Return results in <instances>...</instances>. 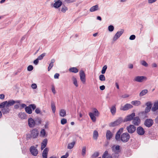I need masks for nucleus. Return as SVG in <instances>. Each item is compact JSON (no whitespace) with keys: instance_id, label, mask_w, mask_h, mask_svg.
I'll return each mask as SVG.
<instances>
[{"instance_id":"nucleus-1","label":"nucleus","mask_w":158,"mask_h":158,"mask_svg":"<svg viewBox=\"0 0 158 158\" xmlns=\"http://www.w3.org/2000/svg\"><path fill=\"white\" fill-rule=\"evenodd\" d=\"M99 115V113L98 110L94 108V112H90L89 113V115L93 122H95L96 121V118L95 116H98Z\"/></svg>"},{"instance_id":"nucleus-2","label":"nucleus","mask_w":158,"mask_h":158,"mask_svg":"<svg viewBox=\"0 0 158 158\" xmlns=\"http://www.w3.org/2000/svg\"><path fill=\"white\" fill-rule=\"evenodd\" d=\"M15 103V101L13 100H10L8 102L7 101L3 102L0 104V108L1 107H3L5 105L10 108V106L13 105Z\"/></svg>"},{"instance_id":"nucleus-3","label":"nucleus","mask_w":158,"mask_h":158,"mask_svg":"<svg viewBox=\"0 0 158 158\" xmlns=\"http://www.w3.org/2000/svg\"><path fill=\"white\" fill-rule=\"evenodd\" d=\"M36 106L34 104L30 105L27 106H26L25 108V111L28 114H30L32 113L31 109L34 110L36 109Z\"/></svg>"},{"instance_id":"nucleus-4","label":"nucleus","mask_w":158,"mask_h":158,"mask_svg":"<svg viewBox=\"0 0 158 158\" xmlns=\"http://www.w3.org/2000/svg\"><path fill=\"white\" fill-rule=\"evenodd\" d=\"M130 138L129 135L127 133H123L121 136V140L123 142L128 141Z\"/></svg>"},{"instance_id":"nucleus-5","label":"nucleus","mask_w":158,"mask_h":158,"mask_svg":"<svg viewBox=\"0 0 158 158\" xmlns=\"http://www.w3.org/2000/svg\"><path fill=\"white\" fill-rule=\"evenodd\" d=\"M123 121V119L122 118H119L117 120L109 124V126L111 127L116 126L121 123Z\"/></svg>"},{"instance_id":"nucleus-6","label":"nucleus","mask_w":158,"mask_h":158,"mask_svg":"<svg viewBox=\"0 0 158 158\" xmlns=\"http://www.w3.org/2000/svg\"><path fill=\"white\" fill-rule=\"evenodd\" d=\"M147 80V77L143 76H138L135 77L134 81L139 82H142L143 80Z\"/></svg>"},{"instance_id":"nucleus-7","label":"nucleus","mask_w":158,"mask_h":158,"mask_svg":"<svg viewBox=\"0 0 158 158\" xmlns=\"http://www.w3.org/2000/svg\"><path fill=\"white\" fill-rule=\"evenodd\" d=\"M123 32V30H121L120 31H118L113 37V41L115 42L122 35Z\"/></svg>"},{"instance_id":"nucleus-8","label":"nucleus","mask_w":158,"mask_h":158,"mask_svg":"<svg viewBox=\"0 0 158 158\" xmlns=\"http://www.w3.org/2000/svg\"><path fill=\"white\" fill-rule=\"evenodd\" d=\"M153 121L152 119L148 118L145 120L144 124L146 127H149L153 125Z\"/></svg>"},{"instance_id":"nucleus-9","label":"nucleus","mask_w":158,"mask_h":158,"mask_svg":"<svg viewBox=\"0 0 158 158\" xmlns=\"http://www.w3.org/2000/svg\"><path fill=\"white\" fill-rule=\"evenodd\" d=\"M80 79L83 84H85V75L83 71L81 70L79 73Z\"/></svg>"},{"instance_id":"nucleus-10","label":"nucleus","mask_w":158,"mask_h":158,"mask_svg":"<svg viewBox=\"0 0 158 158\" xmlns=\"http://www.w3.org/2000/svg\"><path fill=\"white\" fill-rule=\"evenodd\" d=\"M112 149L113 152L116 154V157L115 158H118V153L120 152V146L119 145L114 146L112 147Z\"/></svg>"},{"instance_id":"nucleus-11","label":"nucleus","mask_w":158,"mask_h":158,"mask_svg":"<svg viewBox=\"0 0 158 158\" xmlns=\"http://www.w3.org/2000/svg\"><path fill=\"white\" fill-rule=\"evenodd\" d=\"M135 116V114L134 113H133L131 114L128 115L123 120V122H126L131 121L132 119H133Z\"/></svg>"},{"instance_id":"nucleus-12","label":"nucleus","mask_w":158,"mask_h":158,"mask_svg":"<svg viewBox=\"0 0 158 158\" xmlns=\"http://www.w3.org/2000/svg\"><path fill=\"white\" fill-rule=\"evenodd\" d=\"M30 152L31 154L35 156H36L38 154V151L36 147L34 146H31L30 148Z\"/></svg>"},{"instance_id":"nucleus-13","label":"nucleus","mask_w":158,"mask_h":158,"mask_svg":"<svg viewBox=\"0 0 158 158\" xmlns=\"http://www.w3.org/2000/svg\"><path fill=\"white\" fill-rule=\"evenodd\" d=\"M55 3L52 4L54 8H58L61 6L62 4V2L60 0L55 1Z\"/></svg>"},{"instance_id":"nucleus-14","label":"nucleus","mask_w":158,"mask_h":158,"mask_svg":"<svg viewBox=\"0 0 158 158\" xmlns=\"http://www.w3.org/2000/svg\"><path fill=\"white\" fill-rule=\"evenodd\" d=\"M128 132L130 133H133L136 130V127L133 125H131L127 128Z\"/></svg>"},{"instance_id":"nucleus-15","label":"nucleus","mask_w":158,"mask_h":158,"mask_svg":"<svg viewBox=\"0 0 158 158\" xmlns=\"http://www.w3.org/2000/svg\"><path fill=\"white\" fill-rule=\"evenodd\" d=\"M136 131L138 135H144L145 132L143 128L140 126L137 128Z\"/></svg>"},{"instance_id":"nucleus-16","label":"nucleus","mask_w":158,"mask_h":158,"mask_svg":"<svg viewBox=\"0 0 158 158\" xmlns=\"http://www.w3.org/2000/svg\"><path fill=\"white\" fill-rule=\"evenodd\" d=\"M140 120L139 117H134L132 121V123L136 126H138L140 124Z\"/></svg>"},{"instance_id":"nucleus-17","label":"nucleus","mask_w":158,"mask_h":158,"mask_svg":"<svg viewBox=\"0 0 158 158\" xmlns=\"http://www.w3.org/2000/svg\"><path fill=\"white\" fill-rule=\"evenodd\" d=\"M38 131L36 129H34L32 130L31 136L33 138H36L38 135Z\"/></svg>"},{"instance_id":"nucleus-18","label":"nucleus","mask_w":158,"mask_h":158,"mask_svg":"<svg viewBox=\"0 0 158 158\" xmlns=\"http://www.w3.org/2000/svg\"><path fill=\"white\" fill-rule=\"evenodd\" d=\"M133 107V106L130 104H127L124 106H122L120 109L123 110H126Z\"/></svg>"},{"instance_id":"nucleus-19","label":"nucleus","mask_w":158,"mask_h":158,"mask_svg":"<svg viewBox=\"0 0 158 158\" xmlns=\"http://www.w3.org/2000/svg\"><path fill=\"white\" fill-rule=\"evenodd\" d=\"M35 122L32 118H30L28 119V124L29 127H34L35 125Z\"/></svg>"},{"instance_id":"nucleus-20","label":"nucleus","mask_w":158,"mask_h":158,"mask_svg":"<svg viewBox=\"0 0 158 158\" xmlns=\"http://www.w3.org/2000/svg\"><path fill=\"white\" fill-rule=\"evenodd\" d=\"M1 108H2V111L3 114H6L8 113L10 110V108L7 107L6 105V106H5L3 107H1Z\"/></svg>"},{"instance_id":"nucleus-21","label":"nucleus","mask_w":158,"mask_h":158,"mask_svg":"<svg viewBox=\"0 0 158 158\" xmlns=\"http://www.w3.org/2000/svg\"><path fill=\"white\" fill-rule=\"evenodd\" d=\"M18 116L21 119H24L27 118L26 114L24 112H20L19 113Z\"/></svg>"},{"instance_id":"nucleus-22","label":"nucleus","mask_w":158,"mask_h":158,"mask_svg":"<svg viewBox=\"0 0 158 158\" xmlns=\"http://www.w3.org/2000/svg\"><path fill=\"white\" fill-rule=\"evenodd\" d=\"M99 10L98 5H96L91 7L89 9V11L91 12H93L98 10Z\"/></svg>"},{"instance_id":"nucleus-23","label":"nucleus","mask_w":158,"mask_h":158,"mask_svg":"<svg viewBox=\"0 0 158 158\" xmlns=\"http://www.w3.org/2000/svg\"><path fill=\"white\" fill-rule=\"evenodd\" d=\"M113 134L110 130H107L106 134V137L107 140H110L112 137Z\"/></svg>"},{"instance_id":"nucleus-24","label":"nucleus","mask_w":158,"mask_h":158,"mask_svg":"<svg viewBox=\"0 0 158 158\" xmlns=\"http://www.w3.org/2000/svg\"><path fill=\"white\" fill-rule=\"evenodd\" d=\"M47 139H44L41 143V150H43L46 146L47 143Z\"/></svg>"},{"instance_id":"nucleus-25","label":"nucleus","mask_w":158,"mask_h":158,"mask_svg":"<svg viewBox=\"0 0 158 158\" xmlns=\"http://www.w3.org/2000/svg\"><path fill=\"white\" fill-rule=\"evenodd\" d=\"M48 151V149L47 148H46L44 149L42 153V156L43 158H47Z\"/></svg>"},{"instance_id":"nucleus-26","label":"nucleus","mask_w":158,"mask_h":158,"mask_svg":"<svg viewBox=\"0 0 158 158\" xmlns=\"http://www.w3.org/2000/svg\"><path fill=\"white\" fill-rule=\"evenodd\" d=\"M131 104L135 106H138L141 104L140 101L138 100H135L131 102Z\"/></svg>"},{"instance_id":"nucleus-27","label":"nucleus","mask_w":158,"mask_h":158,"mask_svg":"<svg viewBox=\"0 0 158 158\" xmlns=\"http://www.w3.org/2000/svg\"><path fill=\"white\" fill-rule=\"evenodd\" d=\"M158 109V102H155L152 109V110L155 111Z\"/></svg>"},{"instance_id":"nucleus-28","label":"nucleus","mask_w":158,"mask_h":158,"mask_svg":"<svg viewBox=\"0 0 158 158\" xmlns=\"http://www.w3.org/2000/svg\"><path fill=\"white\" fill-rule=\"evenodd\" d=\"M51 108L53 113H55L56 108L55 103L53 102H51Z\"/></svg>"},{"instance_id":"nucleus-29","label":"nucleus","mask_w":158,"mask_h":158,"mask_svg":"<svg viewBox=\"0 0 158 158\" xmlns=\"http://www.w3.org/2000/svg\"><path fill=\"white\" fill-rule=\"evenodd\" d=\"M55 62L54 59H53L51 60V63L49 64L48 67V70L49 71L52 68L53 66V63Z\"/></svg>"},{"instance_id":"nucleus-30","label":"nucleus","mask_w":158,"mask_h":158,"mask_svg":"<svg viewBox=\"0 0 158 158\" xmlns=\"http://www.w3.org/2000/svg\"><path fill=\"white\" fill-rule=\"evenodd\" d=\"M102 158H112L111 156L108 155L107 151H106L103 155Z\"/></svg>"},{"instance_id":"nucleus-31","label":"nucleus","mask_w":158,"mask_h":158,"mask_svg":"<svg viewBox=\"0 0 158 158\" xmlns=\"http://www.w3.org/2000/svg\"><path fill=\"white\" fill-rule=\"evenodd\" d=\"M75 144V142L74 141L71 143H69L68 144L67 148L69 149H72L74 146Z\"/></svg>"},{"instance_id":"nucleus-32","label":"nucleus","mask_w":158,"mask_h":158,"mask_svg":"<svg viewBox=\"0 0 158 158\" xmlns=\"http://www.w3.org/2000/svg\"><path fill=\"white\" fill-rule=\"evenodd\" d=\"M98 136V133L97 131L94 130L93 134V137L94 139L97 140Z\"/></svg>"},{"instance_id":"nucleus-33","label":"nucleus","mask_w":158,"mask_h":158,"mask_svg":"<svg viewBox=\"0 0 158 158\" xmlns=\"http://www.w3.org/2000/svg\"><path fill=\"white\" fill-rule=\"evenodd\" d=\"M66 112L64 109H61L60 111V115L61 117H64L66 116Z\"/></svg>"},{"instance_id":"nucleus-34","label":"nucleus","mask_w":158,"mask_h":158,"mask_svg":"<svg viewBox=\"0 0 158 158\" xmlns=\"http://www.w3.org/2000/svg\"><path fill=\"white\" fill-rule=\"evenodd\" d=\"M148 92V90L147 89L142 90L139 93V96L142 97L145 95Z\"/></svg>"},{"instance_id":"nucleus-35","label":"nucleus","mask_w":158,"mask_h":158,"mask_svg":"<svg viewBox=\"0 0 158 158\" xmlns=\"http://www.w3.org/2000/svg\"><path fill=\"white\" fill-rule=\"evenodd\" d=\"M110 112L113 115H114L116 112V109L115 106H113L111 107Z\"/></svg>"},{"instance_id":"nucleus-36","label":"nucleus","mask_w":158,"mask_h":158,"mask_svg":"<svg viewBox=\"0 0 158 158\" xmlns=\"http://www.w3.org/2000/svg\"><path fill=\"white\" fill-rule=\"evenodd\" d=\"M151 109V108L150 107H146L145 110V112H142L141 113V114H143L146 115V113L149 112L150 111Z\"/></svg>"},{"instance_id":"nucleus-37","label":"nucleus","mask_w":158,"mask_h":158,"mask_svg":"<svg viewBox=\"0 0 158 158\" xmlns=\"http://www.w3.org/2000/svg\"><path fill=\"white\" fill-rule=\"evenodd\" d=\"M69 70L70 72L74 73H77L78 72V70L75 67L70 68Z\"/></svg>"},{"instance_id":"nucleus-38","label":"nucleus","mask_w":158,"mask_h":158,"mask_svg":"<svg viewBox=\"0 0 158 158\" xmlns=\"http://www.w3.org/2000/svg\"><path fill=\"white\" fill-rule=\"evenodd\" d=\"M72 80L73 82V83L74 85L77 87L78 86V85L77 83V81L76 78L75 77H73L72 78Z\"/></svg>"},{"instance_id":"nucleus-39","label":"nucleus","mask_w":158,"mask_h":158,"mask_svg":"<svg viewBox=\"0 0 158 158\" xmlns=\"http://www.w3.org/2000/svg\"><path fill=\"white\" fill-rule=\"evenodd\" d=\"M120 134L117 132L115 135V138L116 140L119 141L121 140V136H120Z\"/></svg>"},{"instance_id":"nucleus-40","label":"nucleus","mask_w":158,"mask_h":158,"mask_svg":"<svg viewBox=\"0 0 158 158\" xmlns=\"http://www.w3.org/2000/svg\"><path fill=\"white\" fill-rule=\"evenodd\" d=\"M107 69V66L106 65H104L102 68V70L101 71V73L102 74H104L106 72V71Z\"/></svg>"},{"instance_id":"nucleus-41","label":"nucleus","mask_w":158,"mask_h":158,"mask_svg":"<svg viewBox=\"0 0 158 158\" xmlns=\"http://www.w3.org/2000/svg\"><path fill=\"white\" fill-rule=\"evenodd\" d=\"M99 80L102 81H104L105 80V77L104 75L103 74L100 75L99 76Z\"/></svg>"},{"instance_id":"nucleus-42","label":"nucleus","mask_w":158,"mask_h":158,"mask_svg":"<svg viewBox=\"0 0 158 158\" xmlns=\"http://www.w3.org/2000/svg\"><path fill=\"white\" fill-rule=\"evenodd\" d=\"M46 132L45 131L44 129H42L40 131V135L42 137H44L45 135Z\"/></svg>"},{"instance_id":"nucleus-43","label":"nucleus","mask_w":158,"mask_h":158,"mask_svg":"<svg viewBox=\"0 0 158 158\" xmlns=\"http://www.w3.org/2000/svg\"><path fill=\"white\" fill-rule=\"evenodd\" d=\"M46 53H44L40 55L37 58L39 60H42L44 57L45 56Z\"/></svg>"},{"instance_id":"nucleus-44","label":"nucleus","mask_w":158,"mask_h":158,"mask_svg":"<svg viewBox=\"0 0 158 158\" xmlns=\"http://www.w3.org/2000/svg\"><path fill=\"white\" fill-rule=\"evenodd\" d=\"M68 10L67 8L65 6H62L61 7V11L63 13H64Z\"/></svg>"},{"instance_id":"nucleus-45","label":"nucleus","mask_w":158,"mask_h":158,"mask_svg":"<svg viewBox=\"0 0 158 158\" xmlns=\"http://www.w3.org/2000/svg\"><path fill=\"white\" fill-rule=\"evenodd\" d=\"M108 30L110 32L114 30V27L113 25H110L108 27Z\"/></svg>"},{"instance_id":"nucleus-46","label":"nucleus","mask_w":158,"mask_h":158,"mask_svg":"<svg viewBox=\"0 0 158 158\" xmlns=\"http://www.w3.org/2000/svg\"><path fill=\"white\" fill-rule=\"evenodd\" d=\"M86 147L85 146H84L82 149V155L83 156H84L85 155L86 153Z\"/></svg>"},{"instance_id":"nucleus-47","label":"nucleus","mask_w":158,"mask_h":158,"mask_svg":"<svg viewBox=\"0 0 158 158\" xmlns=\"http://www.w3.org/2000/svg\"><path fill=\"white\" fill-rule=\"evenodd\" d=\"M67 122V120L65 118H63L61 120V123L62 125H64L66 124Z\"/></svg>"},{"instance_id":"nucleus-48","label":"nucleus","mask_w":158,"mask_h":158,"mask_svg":"<svg viewBox=\"0 0 158 158\" xmlns=\"http://www.w3.org/2000/svg\"><path fill=\"white\" fill-rule=\"evenodd\" d=\"M141 64L142 65L144 66L145 67H147L148 65L147 63L144 60H143L141 62Z\"/></svg>"},{"instance_id":"nucleus-49","label":"nucleus","mask_w":158,"mask_h":158,"mask_svg":"<svg viewBox=\"0 0 158 158\" xmlns=\"http://www.w3.org/2000/svg\"><path fill=\"white\" fill-rule=\"evenodd\" d=\"M33 67L32 65H29L27 68V70L29 71H30L33 69Z\"/></svg>"},{"instance_id":"nucleus-50","label":"nucleus","mask_w":158,"mask_h":158,"mask_svg":"<svg viewBox=\"0 0 158 158\" xmlns=\"http://www.w3.org/2000/svg\"><path fill=\"white\" fill-rule=\"evenodd\" d=\"M147 107L151 108L152 106V104L150 102H147L146 104Z\"/></svg>"},{"instance_id":"nucleus-51","label":"nucleus","mask_w":158,"mask_h":158,"mask_svg":"<svg viewBox=\"0 0 158 158\" xmlns=\"http://www.w3.org/2000/svg\"><path fill=\"white\" fill-rule=\"evenodd\" d=\"M35 112L37 114H41L40 113V112H41V111H40V109L39 108H37L36 109H35Z\"/></svg>"},{"instance_id":"nucleus-52","label":"nucleus","mask_w":158,"mask_h":158,"mask_svg":"<svg viewBox=\"0 0 158 158\" xmlns=\"http://www.w3.org/2000/svg\"><path fill=\"white\" fill-rule=\"evenodd\" d=\"M135 38V35H132L130 36L129 38V39L131 40H134Z\"/></svg>"},{"instance_id":"nucleus-53","label":"nucleus","mask_w":158,"mask_h":158,"mask_svg":"<svg viewBox=\"0 0 158 158\" xmlns=\"http://www.w3.org/2000/svg\"><path fill=\"white\" fill-rule=\"evenodd\" d=\"M99 155V153L97 152H95L94 154L92 156L93 157H97Z\"/></svg>"},{"instance_id":"nucleus-54","label":"nucleus","mask_w":158,"mask_h":158,"mask_svg":"<svg viewBox=\"0 0 158 158\" xmlns=\"http://www.w3.org/2000/svg\"><path fill=\"white\" fill-rule=\"evenodd\" d=\"M32 88L33 89H35L37 87V85L35 83L31 85Z\"/></svg>"},{"instance_id":"nucleus-55","label":"nucleus","mask_w":158,"mask_h":158,"mask_svg":"<svg viewBox=\"0 0 158 158\" xmlns=\"http://www.w3.org/2000/svg\"><path fill=\"white\" fill-rule=\"evenodd\" d=\"M52 93L54 94H55L56 93V91L55 90V88L54 85L52 86Z\"/></svg>"},{"instance_id":"nucleus-56","label":"nucleus","mask_w":158,"mask_h":158,"mask_svg":"<svg viewBox=\"0 0 158 158\" xmlns=\"http://www.w3.org/2000/svg\"><path fill=\"white\" fill-rule=\"evenodd\" d=\"M157 0H148V2L149 4H152L156 2Z\"/></svg>"},{"instance_id":"nucleus-57","label":"nucleus","mask_w":158,"mask_h":158,"mask_svg":"<svg viewBox=\"0 0 158 158\" xmlns=\"http://www.w3.org/2000/svg\"><path fill=\"white\" fill-rule=\"evenodd\" d=\"M60 75L59 73H56L54 76V78L55 79H58Z\"/></svg>"},{"instance_id":"nucleus-58","label":"nucleus","mask_w":158,"mask_h":158,"mask_svg":"<svg viewBox=\"0 0 158 158\" xmlns=\"http://www.w3.org/2000/svg\"><path fill=\"white\" fill-rule=\"evenodd\" d=\"M123 128H120L119 130L117 131V133L121 134L123 131Z\"/></svg>"},{"instance_id":"nucleus-59","label":"nucleus","mask_w":158,"mask_h":158,"mask_svg":"<svg viewBox=\"0 0 158 158\" xmlns=\"http://www.w3.org/2000/svg\"><path fill=\"white\" fill-rule=\"evenodd\" d=\"M75 1L76 0H65V2L68 3L73 2Z\"/></svg>"},{"instance_id":"nucleus-60","label":"nucleus","mask_w":158,"mask_h":158,"mask_svg":"<svg viewBox=\"0 0 158 158\" xmlns=\"http://www.w3.org/2000/svg\"><path fill=\"white\" fill-rule=\"evenodd\" d=\"M39 62V60L38 59H36V60H34L33 63L35 65H37L38 64Z\"/></svg>"},{"instance_id":"nucleus-61","label":"nucleus","mask_w":158,"mask_h":158,"mask_svg":"<svg viewBox=\"0 0 158 158\" xmlns=\"http://www.w3.org/2000/svg\"><path fill=\"white\" fill-rule=\"evenodd\" d=\"M69 156V154L68 153L66 154L65 155L62 156L61 158H67Z\"/></svg>"},{"instance_id":"nucleus-62","label":"nucleus","mask_w":158,"mask_h":158,"mask_svg":"<svg viewBox=\"0 0 158 158\" xmlns=\"http://www.w3.org/2000/svg\"><path fill=\"white\" fill-rule=\"evenodd\" d=\"M129 96V95L127 94H125L122 96V98H128Z\"/></svg>"},{"instance_id":"nucleus-63","label":"nucleus","mask_w":158,"mask_h":158,"mask_svg":"<svg viewBox=\"0 0 158 158\" xmlns=\"http://www.w3.org/2000/svg\"><path fill=\"white\" fill-rule=\"evenodd\" d=\"M100 89L101 90H103L105 89V86L104 85H102L100 86Z\"/></svg>"},{"instance_id":"nucleus-64","label":"nucleus","mask_w":158,"mask_h":158,"mask_svg":"<svg viewBox=\"0 0 158 158\" xmlns=\"http://www.w3.org/2000/svg\"><path fill=\"white\" fill-rule=\"evenodd\" d=\"M5 98V95L3 94H0V98L3 99Z\"/></svg>"}]
</instances>
